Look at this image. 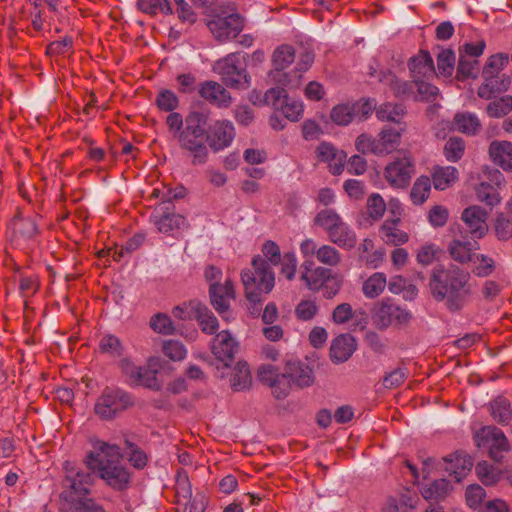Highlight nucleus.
Returning <instances> with one entry per match:
<instances>
[{"instance_id": "412c9836", "label": "nucleus", "mask_w": 512, "mask_h": 512, "mask_svg": "<svg viewBox=\"0 0 512 512\" xmlns=\"http://www.w3.org/2000/svg\"><path fill=\"white\" fill-rule=\"evenodd\" d=\"M379 81L389 86L393 95L400 100L409 99L414 94L415 79L412 81L401 80L388 70L379 73Z\"/></svg>"}, {"instance_id": "de8ad7c7", "label": "nucleus", "mask_w": 512, "mask_h": 512, "mask_svg": "<svg viewBox=\"0 0 512 512\" xmlns=\"http://www.w3.org/2000/svg\"><path fill=\"white\" fill-rule=\"evenodd\" d=\"M355 117V110L352 105L338 104L334 106L330 112V119L333 123L339 126H346L350 124Z\"/></svg>"}, {"instance_id": "a19ab883", "label": "nucleus", "mask_w": 512, "mask_h": 512, "mask_svg": "<svg viewBox=\"0 0 512 512\" xmlns=\"http://www.w3.org/2000/svg\"><path fill=\"white\" fill-rule=\"evenodd\" d=\"M342 221L343 219L333 209H323L314 218V224L323 228L327 235Z\"/></svg>"}, {"instance_id": "e2e57ef3", "label": "nucleus", "mask_w": 512, "mask_h": 512, "mask_svg": "<svg viewBox=\"0 0 512 512\" xmlns=\"http://www.w3.org/2000/svg\"><path fill=\"white\" fill-rule=\"evenodd\" d=\"M175 494L178 498V502H180L181 497L183 499H188L192 496L191 484L188 475L182 469L178 470L176 475Z\"/></svg>"}, {"instance_id": "774afa93", "label": "nucleus", "mask_w": 512, "mask_h": 512, "mask_svg": "<svg viewBox=\"0 0 512 512\" xmlns=\"http://www.w3.org/2000/svg\"><path fill=\"white\" fill-rule=\"evenodd\" d=\"M419 498L416 493H411L410 491H406L401 494L398 504H390L389 510L392 512H398L400 509L402 512H408L411 509L416 507Z\"/></svg>"}, {"instance_id": "f257e3e1", "label": "nucleus", "mask_w": 512, "mask_h": 512, "mask_svg": "<svg viewBox=\"0 0 512 512\" xmlns=\"http://www.w3.org/2000/svg\"><path fill=\"white\" fill-rule=\"evenodd\" d=\"M470 272L450 263L435 266L429 277V290L437 302H444L448 311L463 309L472 295Z\"/></svg>"}, {"instance_id": "5701e85b", "label": "nucleus", "mask_w": 512, "mask_h": 512, "mask_svg": "<svg viewBox=\"0 0 512 512\" xmlns=\"http://www.w3.org/2000/svg\"><path fill=\"white\" fill-rule=\"evenodd\" d=\"M356 346V340L351 334L337 336L330 347L331 360L336 363L347 361L356 350Z\"/></svg>"}, {"instance_id": "4be33fe9", "label": "nucleus", "mask_w": 512, "mask_h": 512, "mask_svg": "<svg viewBox=\"0 0 512 512\" xmlns=\"http://www.w3.org/2000/svg\"><path fill=\"white\" fill-rule=\"evenodd\" d=\"M411 77L429 79L435 75L433 59L428 51L421 50L417 56L412 57L408 63Z\"/></svg>"}, {"instance_id": "b1692460", "label": "nucleus", "mask_w": 512, "mask_h": 512, "mask_svg": "<svg viewBox=\"0 0 512 512\" xmlns=\"http://www.w3.org/2000/svg\"><path fill=\"white\" fill-rule=\"evenodd\" d=\"M284 371L290 379L291 384L294 383L300 388L308 387L313 383L312 370L308 365L300 361L287 360L285 362Z\"/></svg>"}, {"instance_id": "338daca9", "label": "nucleus", "mask_w": 512, "mask_h": 512, "mask_svg": "<svg viewBox=\"0 0 512 512\" xmlns=\"http://www.w3.org/2000/svg\"><path fill=\"white\" fill-rule=\"evenodd\" d=\"M318 312V306L311 300L300 301L295 308V315L299 320H312Z\"/></svg>"}, {"instance_id": "e433bc0d", "label": "nucleus", "mask_w": 512, "mask_h": 512, "mask_svg": "<svg viewBox=\"0 0 512 512\" xmlns=\"http://www.w3.org/2000/svg\"><path fill=\"white\" fill-rule=\"evenodd\" d=\"M475 470L479 480L485 486L495 485L500 480L502 474L498 467L491 465L486 461L479 462L476 465Z\"/></svg>"}, {"instance_id": "2eb2a0df", "label": "nucleus", "mask_w": 512, "mask_h": 512, "mask_svg": "<svg viewBox=\"0 0 512 512\" xmlns=\"http://www.w3.org/2000/svg\"><path fill=\"white\" fill-rule=\"evenodd\" d=\"M198 94L209 104L218 108H228L232 104L231 93L217 81L201 82L198 86Z\"/></svg>"}, {"instance_id": "6ab92c4d", "label": "nucleus", "mask_w": 512, "mask_h": 512, "mask_svg": "<svg viewBox=\"0 0 512 512\" xmlns=\"http://www.w3.org/2000/svg\"><path fill=\"white\" fill-rule=\"evenodd\" d=\"M193 317L198 321L202 332L206 334H214L218 328L219 323L213 312L201 301L192 299L188 302Z\"/></svg>"}, {"instance_id": "2f4dec72", "label": "nucleus", "mask_w": 512, "mask_h": 512, "mask_svg": "<svg viewBox=\"0 0 512 512\" xmlns=\"http://www.w3.org/2000/svg\"><path fill=\"white\" fill-rule=\"evenodd\" d=\"M455 128L466 135H475L481 128L480 120L472 113H456L453 119Z\"/></svg>"}, {"instance_id": "9b49d317", "label": "nucleus", "mask_w": 512, "mask_h": 512, "mask_svg": "<svg viewBox=\"0 0 512 512\" xmlns=\"http://www.w3.org/2000/svg\"><path fill=\"white\" fill-rule=\"evenodd\" d=\"M207 144L214 152H219L229 147L235 137L233 124L226 119L216 120L213 124H207Z\"/></svg>"}, {"instance_id": "9d476101", "label": "nucleus", "mask_w": 512, "mask_h": 512, "mask_svg": "<svg viewBox=\"0 0 512 512\" xmlns=\"http://www.w3.org/2000/svg\"><path fill=\"white\" fill-rule=\"evenodd\" d=\"M475 442L480 448H487L489 456L500 462L503 453L510 451V444L504 432L496 426H485L475 434Z\"/></svg>"}, {"instance_id": "5fc2aeb1", "label": "nucleus", "mask_w": 512, "mask_h": 512, "mask_svg": "<svg viewBox=\"0 0 512 512\" xmlns=\"http://www.w3.org/2000/svg\"><path fill=\"white\" fill-rule=\"evenodd\" d=\"M417 92L413 94L415 101H433L436 99L439 90L436 86L426 82L424 79L415 80Z\"/></svg>"}, {"instance_id": "dca6fc26", "label": "nucleus", "mask_w": 512, "mask_h": 512, "mask_svg": "<svg viewBox=\"0 0 512 512\" xmlns=\"http://www.w3.org/2000/svg\"><path fill=\"white\" fill-rule=\"evenodd\" d=\"M489 212L478 205L465 208L461 219L464 221L472 238H482L488 231L487 218Z\"/></svg>"}, {"instance_id": "3c124183", "label": "nucleus", "mask_w": 512, "mask_h": 512, "mask_svg": "<svg viewBox=\"0 0 512 512\" xmlns=\"http://www.w3.org/2000/svg\"><path fill=\"white\" fill-rule=\"evenodd\" d=\"M487 114L493 118L504 117L512 111V96H504L490 102L486 108Z\"/></svg>"}, {"instance_id": "4c0bfd02", "label": "nucleus", "mask_w": 512, "mask_h": 512, "mask_svg": "<svg viewBox=\"0 0 512 512\" xmlns=\"http://www.w3.org/2000/svg\"><path fill=\"white\" fill-rule=\"evenodd\" d=\"M278 111L285 119L295 122L302 117L303 105L300 101L290 98L288 94L285 93Z\"/></svg>"}, {"instance_id": "4d7b16f0", "label": "nucleus", "mask_w": 512, "mask_h": 512, "mask_svg": "<svg viewBox=\"0 0 512 512\" xmlns=\"http://www.w3.org/2000/svg\"><path fill=\"white\" fill-rule=\"evenodd\" d=\"M155 103L161 111L172 112L178 107L179 99L173 91L163 89L158 93Z\"/></svg>"}, {"instance_id": "8fccbe9b", "label": "nucleus", "mask_w": 512, "mask_h": 512, "mask_svg": "<svg viewBox=\"0 0 512 512\" xmlns=\"http://www.w3.org/2000/svg\"><path fill=\"white\" fill-rule=\"evenodd\" d=\"M99 351L112 357H120L123 354L124 348L118 337L106 334L100 339Z\"/></svg>"}, {"instance_id": "79ce46f5", "label": "nucleus", "mask_w": 512, "mask_h": 512, "mask_svg": "<svg viewBox=\"0 0 512 512\" xmlns=\"http://www.w3.org/2000/svg\"><path fill=\"white\" fill-rule=\"evenodd\" d=\"M431 190V180L427 176H420L416 179L410 192L411 201L420 205L423 204L429 196Z\"/></svg>"}, {"instance_id": "a18cd8bd", "label": "nucleus", "mask_w": 512, "mask_h": 512, "mask_svg": "<svg viewBox=\"0 0 512 512\" xmlns=\"http://www.w3.org/2000/svg\"><path fill=\"white\" fill-rule=\"evenodd\" d=\"M450 489L451 486L449 481L442 478L435 480L429 486L424 487L421 493L426 500H437L444 498L448 494Z\"/></svg>"}, {"instance_id": "ea45409f", "label": "nucleus", "mask_w": 512, "mask_h": 512, "mask_svg": "<svg viewBox=\"0 0 512 512\" xmlns=\"http://www.w3.org/2000/svg\"><path fill=\"white\" fill-rule=\"evenodd\" d=\"M479 73V61L477 59L470 60L466 55H459L456 78L464 81L468 78L475 79Z\"/></svg>"}, {"instance_id": "ddd939ff", "label": "nucleus", "mask_w": 512, "mask_h": 512, "mask_svg": "<svg viewBox=\"0 0 512 512\" xmlns=\"http://www.w3.org/2000/svg\"><path fill=\"white\" fill-rule=\"evenodd\" d=\"M211 33L218 41L235 38L243 29V20L238 14L217 17L207 24Z\"/></svg>"}, {"instance_id": "a878e982", "label": "nucleus", "mask_w": 512, "mask_h": 512, "mask_svg": "<svg viewBox=\"0 0 512 512\" xmlns=\"http://www.w3.org/2000/svg\"><path fill=\"white\" fill-rule=\"evenodd\" d=\"M405 127H399V129L385 126L376 137L375 150L378 151L379 155L387 154L395 150L400 144L402 132Z\"/></svg>"}, {"instance_id": "7c9ffc66", "label": "nucleus", "mask_w": 512, "mask_h": 512, "mask_svg": "<svg viewBox=\"0 0 512 512\" xmlns=\"http://www.w3.org/2000/svg\"><path fill=\"white\" fill-rule=\"evenodd\" d=\"M489 411L492 418L501 425H508L512 418L510 401L503 396H498L489 403Z\"/></svg>"}, {"instance_id": "7ed1b4c3", "label": "nucleus", "mask_w": 512, "mask_h": 512, "mask_svg": "<svg viewBox=\"0 0 512 512\" xmlns=\"http://www.w3.org/2000/svg\"><path fill=\"white\" fill-rule=\"evenodd\" d=\"M64 471L61 498L69 504L70 512H105L93 499L86 497L94 483L92 473L69 461L64 463Z\"/></svg>"}, {"instance_id": "aec40b11", "label": "nucleus", "mask_w": 512, "mask_h": 512, "mask_svg": "<svg viewBox=\"0 0 512 512\" xmlns=\"http://www.w3.org/2000/svg\"><path fill=\"white\" fill-rule=\"evenodd\" d=\"M152 219L161 233H169L175 228L179 229L185 221L182 215L175 213L173 206L168 205L156 209Z\"/></svg>"}, {"instance_id": "f8f14e48", "label": "nucleus", "mask_w": 512, "mask_h": 512, "mask_svg": "<svg viewBox=\"0 0 512 512\" xmlns=\"http://www.w3.org/2000/svg\"><path fill=\"white\" fill-rule=\"evenodd\" d=\"M414 173V164L410 158L396 159L385 168L384 176L387 182L395 188H406Z\"/></svg>"}, {"instance_id": "680f3d73", "label": "nucleus", "mask_w": 512, "mask_h": 512, "mask_svg": "<svg viewBox=\"0 0 512 512\" xmlns=\"http://www.w3.org/2000/svg\"><path fill=\"white\" fill-rule=\"evenodd\" d=\"M126 449L129 450V461L136 469H142L147 465L148 457L135 443L125 440Z\"/></svg>"}, {"instance_id": "f03ea898", "label": "nucleus", "mask_w": 512, "mask_h": 512, "mask_svg": "<svg viewBox=\"0 0 512 512\" xmlns=\"http://www.w3.org/2000/svg\"><path fill=\"white\" fill-rule=\"evenodd\" d=\"M122 459L119 446L95 440L93 450L84 459L86 467L83 469L92 473L94 478L97 475L112 489L122 492L129 488L132 479V473L122 464Z\"/></svg>"}, {"instance_id": "f704fd0d", "label": "nucleus", "mask_w": 512, "mask_h": 512, "mask_svg": "<svg viewBox=\"0 0 512 512\" xmlns=\"http://www.w3.org/2000/svg\"><path fill=\"white\" fill-rule=\"evenodd\" d=\"M39 233L38 225L33 218H18L13 221V234L24 240H31Z\"/></svg>"}, {"instance_id": "423d86ee", "label": "nucleus", "mask_w": 512, "mask_h": 512, "mask_svg": "<svg viewBox=\"0 0 512 512\" xmlns=\"http://www.w3.org/2000/svg\"><path fill=\"white\" fill-rule=\"evenodd\" d=\"M213 71L220 76L222 84L236 90H246L251 77L246 69L245 55L230 53L214 63Z\"/></svg>"}, {"instance_id": "58836bf2", "label": "nucleus", "mask_w": 512, "mask_h": 512, "mask_svg": "<svg viewBox=\"0 0 512 512\" xmlns=\"http://www.w3.org/2000/svg\"><path fill=\"white\" fill-rule=\"evenodd\" d=\"M457 173V169L451 166L435 168L432 175L434 188L444 190L457 179Z\"/></svg>"}, {"instance_id": "c85d7f7f", "label": "nucleus", "mask_w": 512, "mask_h": 512, "mask_svg": "<svg viewBox=\"0 0 512 512\" xmlns=\"http://www.w3.org/2000/svg\"><path fill=\"white\" fill-rule=\"evenodd\" d=\"M400 221V218L396 217L392 219H386L382 224L380 232L386 244L398 246L408 241V234L405 231L398 229V224Z\"/></svg>"}, {"instance_id": "bb28decb", "label": "nucleus", "mask_w": 512, "mask_h": 512, "mask_svg": "<svg viewBox=\"0 0 512 512\" xmlns=\"http://www.w3.org/2000/svg\"><path fill=\"white\" fill-rule=\"evenodd\" d=\"M313 262L306 261L303 265L305 271L301 274V279L306 282L307 287L310 290L318 291L324 285L325 282L331 277L332 271L329 268L317 267L312 269Z\"/></svg>"}, {"instance_id": "37998d69", "label": "nucleus", "mask_w": 512, "mask_h": 512, "mask_svg": "<svg viewBox=\"0 0 512 512\" xmlns=\"http://www.w3.org/2000/svg\"><path fill=\"white\" fill-rule=\"evenodd\" d=\"M476 196L479 201L486 203L491 208L500 202L497 188L487 181H482L476 187Z\"/></svg>"}, {"instance_id": "c9c22d12", "label": "nucleus", "mask_w": 512, "mask_h": 512, "mask_svg": "<svg viewBox=\"0 0 512 512\" xmlns=\"http://www.w3.org/2000/svg\"><path fill=\"white\" fill-rule=\"evenodd\" d=\"M447 250L450 257L460 264H467L476 256L471 254V248L466 247L465 240L453 239L449 243Z\"/></svg>"}, {"instance_id": "473e14b6", "label": "nucleus", "mask_w": 512, "mask_h": 512, "mask_svg": "<svg viewBox=\"0 0 512 512\" xmlns=\"http://www.w3.org/2000/svg\"><path fill=\"white\" fill-rule=\"evenodd\" d=\"M508 63L509 55L507 53L491 55L482 70L483 78L486 81L493 80Z\"/></svg>"}, {"instance_id": "69168bd1", "label": "nucleus", "mask_w": 512, "mask_h": 512, "mask_svg": "<svg viewBox=\"0 0 512 512\" xmlns=\"http://www.w3.org/2000/svg\"><path fill=\"white\" fill-rule=\"evenodd\" d=\"M270 388L276 399H284L288 396L291 389V382L285 371L281 372L279 377L271 383Z\"/></svg>"}, {"instance_id": "49530a36", "label": "nucleus", "mask_w": 512, "mask_h": 512, "mask_svg": "<svg viewBox=\"0 0 512 512\" xmlns=\"http://www.w3.org/2000/svg\"><path fill=\"white\" fill-rule=\"evenodd\" d=\"M495 235L500 241L512 240V216L500 213L494 221Z\"/></svg>"}, {"instance_id": "20e7f679", "label": "nucleus", "mask_w": 512, "mask_h": 512, "mask_svg": "<svg viewBox=\"0 0 512 512\" xmlns=\"http://www.w3.org/2000/svg\"><path fill=\"white\" fill-rule=\"evenodd\" d=\"M209 112L192 110L185 117L184 131L176 138L184 153L191 157L192 165H202L208 160L207 124Z\"/></svg>"}, {"instance_id": "0eeeda50", "label": "nucleus", "mask_w": 512, "mask_h": 512, "mask_svg": "<svg viewBox=\"0 0 512 512\" xmlns=\"http://www.w3.org/2000/svg\"><path fill=\"white\" fill-rule=\"evenodd\" d=\"M295 60V49L288 44L278 46L272 54L273 70L269 77L277 85L287 86L288 89H296L301 84L302 76L298 72H284Z\"/></svg>"}, {"instance_id": "72a5a7b5", "label": "nucleus", "mask_w": 512, "mask_h": 512, "mask_svg": "<svg viewBox=\"0 0 512 512\" xmlns=\"http://www.w3.org/2000/svg\"><path fill=\"white\" fill-rule=\"evenodd\" d=\"M251 381V374L248 364L246 362L239 361L234 367V372L230 378V383L233 390H245L250 387Z\"/></svg>"}, {"instance_id": "bf43d9fd", "label": "nucleus", "mask_w": 512, "mask_h": 512, "mask_svg": "<svg viewBox=\"0 0 512 512\" xmlns=\"http://www.w3.org/2000/svg\"><path fill=\"white\" fill-rule=\"evenodd\" d=\"M162 351L172 361L183 360L187 353L185 346L176 340L164 341Z\"/></svg>"}, {"instance_id": "0e129e2a", "label": "nucleus", "mask_w": 512, "mask_h": 512, "mask_svg": "<svg viewBox=\"0 0 512 512\" xmlns=\"http://www.w3.org/2000/svg\"><path fill=\"white\" fill-rule=\"evenodd\" d=\"M317 259L326 265L337 266L341 257L337 249L330 245H323L316 251Z\"/></svg>"}, {"instance_id": "1a4fd4ad", "label": "nucleus", "mask_w": 512, "mask_h": 512, "mask_svg": "<svg viewBox=\"0 0 512 512\" xmlns=\"http://www.w3.org/2000/svg\"><path fill=\"white\" fill-rule=\"evenodd\" d=\"M134 404V397L129 392L106 387L98 397L94 410L101 419L111 420Z\"/></svg>"}, {"instance_id": "6e6552de", "label": "nucleus", "mask_w": 512, "mask_h": 512, "mask_svg": "<svg viewBox=\"0 0 512 512\" xmlns=\"http://www.w3.org/2000/svg\"><path fill=\"white\" fill-rule=\"evenodd\" d=\"M412 318L410 311L402 308L390 298H384L373 304L371 320L373 325L381 331L389 327L400 328L407 325Z\"/></svg>"}, {"instance_id": "393cba45", "label": "nucleus", "mask_w": 512, "mask_h": 512, "mask_svg": "<svg viewBox=\"0 0 512 512\" xmlns=\"http://www.w3.org/2000/svg\"><path fill=\"white\" fill-rule=\"evenodd\" d=\"M443 460L448 464L445 470L453 475L456 481H460L465 476L467 471L473 467L472 458L464 451L455 452L454 454L447 455Z\"/></svg>"}, {"instance_id": "f3484780", "label": "nucleus", "mask_w": 512, "mask_h": 512, "mask_svg": "<svg viewBox=\"0 0 512 512\" xmlns=\"http://www.w3.org/2000/svg\"><path fill=\"white\" fill-rule=\"evenodd\" d=\"M210 303L214 309L223 315L230 308V299H235L234 284L231 280H226L224 284L213 282L209 286Z\"/></svg>"}, {"instance_id": "603ef678", "label": "nucleus", "mask_w": 512, "mask_h": 512, "mask_svg": "<svg viewBox=\"0 0 512 512\" xmlns=\"http://www.w3.org/2000/svg\"><path fill=\"white\" fill-rule=\"evenodd\" d=\"M455 52L450 49H442L437 55V66L441 75L450 77L455 67Z\"/></svg>"}, {"instance_id": "cd10ccee", "label": "nucleus", "mask_w": 512, "mask_h": 512, "mask_svg": "<svg viewBox=\"0 0 512 512\" xmlns=\"http://www.w3.org/2000/svg\"><path fill=\"white\" fill-rule=\"evenodd\" d=\"M406 113V106L402 103L385 102L375 108V114L378 120L382 122H393L399 126L403 124V127H405L406 124L401 121V118H403Z\"/></svg>"}, {"instance_id": "4468645a", "label": "nucleus", "mask_w": 512, "mask_h": 512, "mask_svg": "<svg viewBox=\"0 0 512 512\" xmlns=\"http://www.w3.org/2000/svg\"><path fill=\"white\" fill-rule=\"evenodd\" d=\"M211 351L224 367H229L238 352V343L228 330H223L212 339Z\"/></svg>"}, {"instance_id": "39448f33", "label": "nucleus", "mask_w": 512, "mask_h": 512, "mask_svg": "<svg viewBox=\"0 0 512 512\" xmlns=\"http://www.w3.org/2000/svg\"><path fill=\"white\" fill-rule=\"evenodd\" d=\"M252 270L244 269L241 280L245 287V296L254 305L262 301L261 293H269L275 285L274 272L270 263L257 255L252 259Z\"/></svg>"}, {"instance_id": "13d9d810", "label": "nucleus", "mask_w": 512, "mask_h": 512, "mask_svg": "<svg viewBox=\"0 0 512 512\" xmlns=\"http://www.w3.org/2000/svg\"><path fill=\"white\" fill-rule=\"evenodd\" d=\"M367 213L373 220H379L385 213L386 203L378 193L371 194L366 203Z\"/></svg>"}, {"instance_id": "a211bd4d", "label": "nucleus", "mask_w": 512, "mask_h": 512, "mask_svg": "<svg viewBox=\"0 0 512 512\" xmlns=\"http://www.w3.org/2000/svg\"><path fill=\"white\" fill-rule=\"evenodd\" d=\"M490 160L505 172H512V142L493 140L488 147Z\"/></svg>"}, {"instance_id": "c756f323", "label": "nucleus", "mask_w": 512, "mask_h": 512, "mask_svg": "<svg viewBox=\"0 0 512 512\" xmlns=\"http://www.w3.org/2000/svg\"><path fill=\"white\" fill-rule=\"evenodd\" d=\"M328 239L339 247L352 249L356 246L355 232L344 222H340L329 234Z\"/></svg>"}, {"instance_id": "c03bdc74", "label": "nucleus", "mask_w": 512, "mask_h": 512, "mask_svg": "<svg viewBox=\"0 0 512 512\" xmlns=\"http://www.w3.org/2000/svg\"><path fill=\"white\" fill-rule=\"evenodd\" d=\"M386 284V277L383 273H374L364 282L363 293L368 298H375L383 292Z\"/></svg>"}, {"instance_id": "09e8293b", "label": "nucleus", "mask_w": 512, "mask_h": 512, "mask_svg": "<svg viewBox=\"0 0 512 512\" xmlns=\"http://www.w3.org/2000/svg\"><path fill=\"white\" fill-rule=\"evenodd\" d=\"M137 6L142 12L150 15H156L159 12L164 14L173 13L168 0H138Z\"/></svg>"}, {"instance_id": "6e6d98bb", "label": "nucleus", "mask_w": 512, "mask_h": 512, "mask_svg": "<svg viewBox=\"0 0 512 512\" xmlns=\"http://www.w3.org/2000/svg\"><path fill=\"white\" fill-rule=\"evenodd\" d=\"M150 327L157 333L163 335H172L175 333V327L171 318L164 313H157L150 319Z\"/></svg>"}, {"instance_id": "864d4df0", "label": "nucleus", "mask_w": 512, "mask_h": 512, "mask_svg": "<svg viewBox=\"0 0 512 512\" xmlns=\"http://www.w3.org/2000/svg\"><path fill=\"white\" fill-rule=\"evenodd\" d=\"M465 151V142L460 137H451L444 145V155L447 160L457 162Z\"/></svg>"}, {"instance_id": "052dcab7", "label": "nucleus", "mask_w": 512, "mask_h": 512, "mask_svg": "<svg viewBox=\"0 0 512 512\" xmlns=\"http://www.w3.org/2000/svg\"><path fill=\"white\" fill-rule=\"evenodd\" d=\"M175 12L179 20L187 25H193L197 20V14L193 11L192 7L186 2V0H174Z\"/></svg>"}]
</instances>
